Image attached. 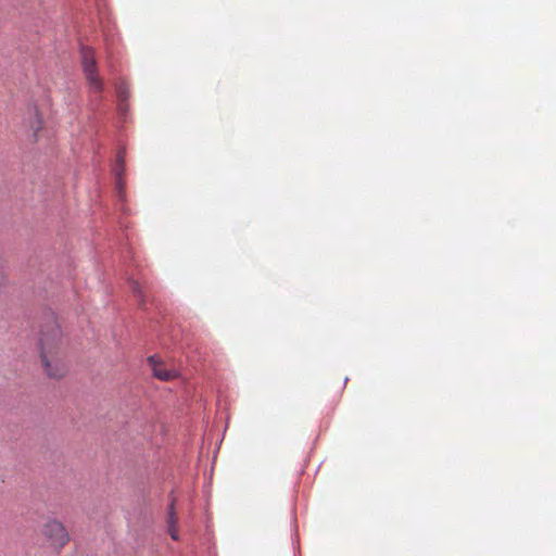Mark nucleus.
<instances>
[{"mask_svg": "<svg viewBox=\"0 0 556 556\" xmlns=\"http://www.w3.org/2000/svg\"><path fill=\"white\" fill-rule=\"evenodd\" d=\"M42 534L49 543L56 547H63L70 540V535L64 525L56 519H49L42 527Z\"/></svg>", "mask_w": 556, "mask_h": 556, "instance_id": "obj_3", "label": "nucleus"}, {"mask_svg": "<svg viewBox=\"0 0 556 556\" xmlns=\"http://www.w3.org/2000/svg\"><path fill=\"white\" fill-rule=\"evenodd\" d=\"M177 518L174 509V501H172L169 507H168V514H167V528L168 532L170 534V538L175 541L179 539L178 531L176 529Z\"/></svg>", "mask_w": 556, "mask_h": 556, "instance_id": "obj_5", "label": "nucleus"}, {"mask_svg": "<svg viewBox=\"0 0 556 556\" xmlns=\"http://www.w3.org/2000/svg\"><path fill=\"white\" fill-rule=\"evenodd\" d=\"M7 279L5 276L0 271V286H3L5 283Z\"/></svg>", "mask_w": 556, "mask_h": 556, "instance_id": "obj_11", "label": "nucleus"}, {"mask_svg": "<svg viewBox=\"0 0 556 556\" xmlns=\"http://www.w3.org/2000/svg\"><path fill=\"white\" fill-rule=\"evenodd\" d=\"M81 65L89 88L93 92H100L103 88L101 78L97 74L94 52L91 48L83 47L80 50Z\"/></svg>", "mask_w": 556, "mask_h": 556, "instance_id": "obj_2", "label": "nucleus"}, {"mask_svg": "<svg viewBox=\"0 0 556 556\" xmlns=\"http://www.w3.org/2000/svg\"><path fill=\"white\" fill-rule=\"evenodd\" d=\"M122 170H123V160L121 156H118L117 164L114 167V172H115V175L117 176V179H119ZM117 185L118 186L121 185L119 180H117Z\"/></svg>", "mask_w": 556, "mask_h": 556, "instance_id": "obj_9", "label": "nucleus"}, {"mask_svg": "<svg viewBox=\"0 0 556 556\" xmlns=\"http://www.w3.org/2000/svg\"><path fill=\"white\" fill-rule=\"evenodd\" d=\"M117 92H118V98H119L121 102L126 100L127 92L123 87H119Z\"/></svg>", "mask_w": 556, "mask_h": 556, "instance_id": "obj_10", "label": "nucleus"}, {"mask_svg": "<svg viewBox=\"0 0 556 556\" xmlns=\"http://www.w3.org/2000/svg\"><path fill=\"white\" fill-rule=\"evenodd\" d=\"M177 518L174 509V501H172L169 507H168V514H167V528L168 532L170 534V538L175 541L179 539L178 531L176 529Z\"/></svg>", "mask_w": 556, "mask_h": 556, "instance_id": "obj_6", "label": "nucleus"}, {"mask_svg": "<svg viewBox=\"0 0 556 556\" xmlns=\"http://www.w3.org/2000/svg\"><path fill=\"white\" fill-rule=\"evenodd\" d=\"M118 109H119L121 113H125V111H126V108L124 106L123 103L119 104Z\"/></svg>", "mask_w": 556, "mask_h": 556, "instance_id": "obj_12", "label": "nucleus"}, {"mask_svg": "<svg viewBox=\"0 0 556 556\" xmlns=\"http://www.w3.org/2000/svg\"><path fill=\"white\" fill-rule=\"evenodd\" d=\"M40 358L45 371L51 378H61L67 367L61 350V330L54 320H50L40 331Z\"/></svg>", "mask_w": 556, "mask_h": 556, "instance_id": "obj_1", "label": "nucleus"}, {"mask_svg": "<svg viewBox=\"0 0 556 556\" xmlns=\"http://www.w3.org/2000/svg\"><path fill=\"white\" fill-rule=\"evenodd\" d=\"M130 286H131V290H132L134 294L137 296L139 303H140V305H142L144 301H143L141 285L138 281L132 280L130 282Z\"/></svg>", "mask_w": 556, "mask_h": 556, "instance_id": "obj_8", "label": "nucleus"}, {"mask_svg": "<svg viewBox=\"0 0 556 556\" xmlns=\"http://www.w3.org/2000/svg\"><path fill=\"white\" fill-rule=\"evenodd\" d=\"M27 124L29 129L33 131L34 139L36 140L38 131L41 127V119L39 117L37 110H31L28 113Z\"/></svg>", "mask_w": 556, "mask_h": 556, "instance_id": "obj_7", "label": "nucleus"}, {"mask_svg": "<svg viewBox=\"0 0 556 556\" xmlns=\"http://www.w3.org/2000/svg\"><path fill=\"white\" fill-rule=\"evenodd\" d=\"M148 363L153 371L154 377L160 380L168 381L178 376V371L176 369H168L164 365L162 361H160L156 356H150L148 358Z\"/></svg>", "mask_w": 556, "mask_h": 556, "instance_id": "obj_4", "label": "nucleus"}]
</instances>
